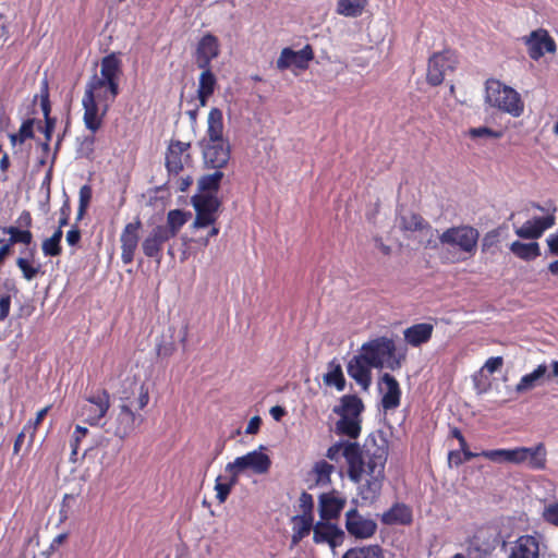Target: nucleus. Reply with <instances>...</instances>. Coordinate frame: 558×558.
<instances>
[{
    "label": "nucleus",
    "instance_id": "f257e3e1",
    "mask_svg": "<svg viewBox=\"0 0 558 558\" xmlns=\"http://www.w3.org/2000/svg\"><path fill=\"white\" fill-rule=\"evenodd\" d=\"M326 457L331 461H338L343 457L348 465V476L353 483L357 484L363 475L367 476L360 487V496L363 500L373 502L379 497L388 458L387 446L369 448L366 445L365 449H362L357 442L338 441L328 448Z\"/></svg>",
    "mask_w": 558,
    "mask_h": 558
},
{
    "label": "nucleus",
    "instance_id": "f03ea898",
    "mask_svg": "<svg viewBox=\"0 0 558 558\" xmlns=\"http://www.w3.org/2000/svg\"><path fill=\"white\" fill-rule=\"evenodd\" d=\"M480 232L469 225L446 229L439 236V244L447 247V260L461 263L473 257L477 251Z\"/></svg>",
    "mask_w": 558,
    "mask_h": 558
},
{
    "label": "nucleus",
    "instance_id": "7ed1b4c3",
    "mask_svg": "<svg viewBox=\"0 0 558 558\" xmlns=\"http://www.w3.org/2000/svg\"><path fill=\"white\" fill-rule=\"evenodd\" d=\"M149 390L145 384L140 385L137 397H121L119 412L114 420L113 434L121 440L130 437L144 422V416L138 411L145 409L149 403Z\"/></svg>",
    "mask_w": 558,
    "mask_h": 558
},
{
    "label": "nucleus",
    "instance_id": "20e7f679",
    "mask_svg": "<svg viewBox=\"0 0 558 558\" xmlns=\"http://www.w3.org/2000/svg\"><path fill=\"white\" fill-rule=\"evenodd\" d=\"M360 350L372 363L374 368H388L392 372L401 368L405 356L397 352L392 338L380 336L364 342Z\"/></svg>",
    "mask_w": 558,
    "mask_h": 558
},
{
    "label": "nucleus",
    "instance_id": "39448f33",
    "mask_svg": "<svg viewBox=\"0 0 558 558\" xmlns=\"http://www.w3.org/2000/svg\"><path fill=\"white\" fill-rule=\"evenodd\" d=\"M122 75V61L119 53L111 52L105 56L100 62V76L94 75L86 88L97 93L104 90V98L113 101L120 93L119 81Z\"/></svg>",
    "mask_w": 558,
    "mask_h": 558
},
{
    "label": "nucleus",
    "instance_id": "423d86ee",
    "mask_svg": "<svg viewBox=\"0 0 558 558\" xmlns=\"http://www.w3.org/2000/svg\"><path fill=\"white\" fill-rule=\"evenodd\" d=\"M486 100L490 106L514 118L520 117L524 111V102L520 94L495 78L486 81Z\"/></svg>",
    "mask_w": 558,
    "mask_h": 558
},
{
    "label": "nucleus",
    "instance_id": "0eeeda50",
    "mask_svg": "<svg viewBox=\"0 0 558 558\" xmlns=\"http://www.w3.org/2000/svg\"><path fill=\"white\" fill-rule=\"evenodd\" d=\"M111 407L110 395L105 388H97L84 397L77 415L88 425L98 426Z\"/></svg>",
    "mask_w": 558,
    "mask_h": 558
},
{
    "label": "nucleus",
    "instance_id": "6e6552de",
    "mask_svg": "<svg viewBox=\"0 0 558 558\" xmlns=\"http://www.w3.org/2000/svg\"><path fill=\"white\" fill-rule=\"evenodd\" d=\"M532 207L541 211H547L548 214L544 217H534L531 220H526L515 230V234L519 238L536 240L541 238L547 229H550L556 225L555 213L557 208L553 203H550L547 208L542 207L537 203H533Z\"/></svg>",
    "mask_w": 558,
    "mask_h": 558
},
{
    "label": "nucleus",
    "instance_id": "1a4fd4ad",
    "mask_svg": "<svg viewBox=\"0 0 558 558\" xmlns=\"http://www.w3.org/2000/svg\"><path fill=\"white\" fill-rule=\"evenodd\" d=\"M458 64V56L454 51L446 49L435 52L428 59L426 82L430 86L440 85L448 71H453Z\"/></svg>",
    "mask_w": 558,
    "mask_h": 558
},
{
    "label": "nucleus",
    "instance_id": "9d476101",
    "mask_svg": "<svg viewBox=\"0 0 558 558\" xmlns=\"http://www.w3.org/2000/svg\"><path fill=\"white\" fill-rule=\"evenodd\" d=\"M106 100L102 93H97L93 89L85 88V93L82 99V106L84 109L83 121L85 128L92 133H96L100 130L104 123V118L108 110V105H105L101 112L97 102Z\"/></svg>",
    "mask_w": 558,
    "mask_h": 558
},
{
    "label": "nucleus",
    "instance_id": "9b49d317",
    "mask_svg": "<svg viewBox=\"0 0 558 558\" xmlns=\"http://www.w3.org/2000/svg\"><path fill=\"white\" fill-rule=\"evenodd\" d=\"M270 466L271 460L268 454L253 450L227 463L225 471H233L239 477L241 473L247 470L254 474H265L269 471Z\"/></svg>",
    "mask_w": 558,
    "mask_h": 558
},
{
    "label": "nucleus",
    "instance_id": "f8f14e48",
    "mask_svg": "<svg viewBox=\"0 0 558 558\" xmlns=\"http://www.w3.org/2000/svg\"><path fill=\"white\" fill-rule=\"evenodd\" d=\"M521 40L526 47L529 57L534 61H538L545 53L554 54L557 51L555 39L543 27L532 31L529 35L523 36Z\"/></svg>",
    "mask_w": 558,
    "mask_h": 558
},
{
    "label": "nucleus",
    "instance_id": "ddd939ff",
    "mask_svg": "<svg viewBox=\"0 0 558 558\" xmlns=\"http://www.w3.org/2000/svg\"><path fill=\"white\" fill-rule=\"evenodd\" d=\"M221 205L220 199L211 194H201L193 197L196 217L194 228H206L217 220V211Z\"/></svg>",
    "mask_w": 558,
    "mask_h": 558
},
{
    "label": "nucleus",
    "instance_id": "4468645a",
    "mask_svg": "<svg viewBox=\"0 0 558 558\" xmlns=\"http://www.w3.org/2000/svg\"><path fill=\"white\" fill-rule=\"evenodd\" d=\"M191 143L170 141L166 151V168L169 177H178L185 166L192 162L190 154Z\"/></svg>",
    "mask_w": 558,
    "mask_h": 558
},
{
    "label": "nucleus",
    "instance_id": "2eb2a0df",
    "mask_svg": "<svg viewBox=\"0 0 558 558\" xmlns=\"http://www.w3.org/2000/svg\"><path fill=\"white\" fill-rule=\"evenodd\" d=\"M344 526L347 532L356 539L371 538L377 532V523L361 514L356 508L345 512Z\"/></svg>",
    "mask_w": 558,
    "mask_h": 558
},
{
    "label": "nucleus",
    "instance_id": "dca6fc26",
    "mask_svg": "<svg viewBox=\"0 0 558 558\" xmlns=\"http://www.w3.org/2000/svg\"><path fill=\"white\" fill-rule=\"evenodd\" d=\"M203 150L204 163L208 168L222 169L225 168L231 156V148L229 141H221L218 143H199Z\"/></svg>",
    "mask_w": 558,
    "mask_h": 558
},
{
    "label": "nucleus",
    "instance_id": "f3484780",
    "mask_svg": "<svg viewBox=\"0 0 558 558\" xmlns=\"http://www.w3.org/2000/svg\"><path fill=\"white\" fill-rule=\"evenodd\" d=\"M314 59V50L311 45H305L301 50L294 51L287 47L280 52L277 59L276 66L280 71H284L292 65L299 70L305 71L308 69V63Z\"/></svg>",
    "mask_w": 558,
    "mask_h": 558
},
{
    "label": "nucleus",
    "instance_id": "a211bd4d",
    "mask_svg": "<svg viewBox=\"0 0 558 558\" xmlns=\"http://www.w3.org/2000/svg\"><path fill=\"white\" fill-rule=\"evenodd\" d=\"M141 229L142 221L137 217L134 221L126 223L120 234L121 260L124 265H129L134 260L140 242Z\"/></svg>",
    "mask_w": 558,
    "mask_h": 558
},
{
    "label": "nucleus",
    "instance_id": "6ab92c4d",
    "mask_svg": "<svg viewBox=\"0 0 558 558\" xmlns=\"http://www.w3.org/2000/svg\"><path fill=\"white\" fill-rule=\"evenodd\" d=\"M542 535L524 534L510 546L507 558H541Z\"/></svg>",
    "mask_w": 558,
    "mask_h": 558
},
{
    "label": "nucleus",
    "instance_id": "aec40b11",
    "mask_svg": "<svg viewBox=\"0 0 558 558\" xmlns=\"http://www.w3.org/2000/svg\"><path fill=\"white\" fill-rule=\"evenodd\" d=\"M344 538V531L330 521L320 519L314 525L313 542L315 544H328L330 548L335 549L343 544Z\"/></svg>",
    "mask_w": 558,
    "mask_h": 558
},
{
    "label": "nucleus",
    "instance_id": "412c9836",
    "mask_svg": "<svg viewBox=\"0 0 558 558\" xmlns=\"http://www.w3.org/2000/svg\"><path fill=\"white\" fill-rule=\"evenodd\" d=\"M372 368L374 366L360 350L347 364L348 375L363 389L372 385Z\"/></svg>",
    "mask_w": 558,
    "mask_h": 558
},
{
    "label": "nucleus",
    "instance_id": "4be33fe9",
    "mask_svg": "<svg viewBox=\"0 0 558 558\" xmlns=\"http://www.w3.org/2000/svg\"><path fill=\"white\" fill-rule=\"evenodd\" d=\"M517 464H525L531 470H545L547 464V450L544 442L534 447H517Z\"/></svg>",
    "mask_w": 558,
    "mask_h": 558
},
{
    "label": "nucleus",
    "instance_id": "5701e85b",
    "mask_svg": "<svg viewBox=\"0 0 558 558\" xmlns=\"http://www.w3.org/2000/svg\"><path fill=\"white\" fill-rule=\"evenodd\" d=\"M172 238L163 231L158 225L155 226L142 242V251L148 258H154L158 263L162 259L163 244Z\"/></svg>",
    "mask_w": 558,
    "mask_h": 558
},
{
    "label": "nucleus",
    "instance_id": "b1692460",
    "mask_svg": "<svg viewBox=\"0 0 558 558\" xmlns=\"http://www.w3.org/2000/svg\"><path fill=\"white\" fill-rule=\"evenodd\" d=\"M219 54V43L213 34L204 35L197 43L194 59L198 69L210 68V63Z\"/></svg>",
    "mask_w": 558,
    "mask_h": 558
},
{
    "label": "nucleus",
    "instance_id": "393cba45",
    "mask_svg": "<svg viewBox=\"0 0 558 558\" xmlns=\"http://www.w3.org/2000/svg\"><path fill=\"white\" fill-rule=\"evenodd\" d=\"M379 385L385 386L384 390L380 388L383 391L380 404L384 411H391L399 408L402 391L398 380L389 373H384L379 377Z\"/></svg>",
    "mask_w": 558,
    "mask_h": 558
},
{
    "label": "nucleus",
    "instance_id": "a878e982",
    "mask_svg": "<svg viewBox=\"0 0 558 558\" xmlns=\"http://www.w3.org/2000/svg\"><path fill=\"white\" fill-rule=\"evenodd\" d=\"M345 498L340 497L336 492L324 493L318 498V512L324 521L339 519L344 506Z\"/></svg>",
    "mask_w": 558,
    "mask_h": 558
},
{
    "label": "nucleus",
    "instance_id": "bb28decb",
    "mask_svg": "<svg viewBox=\"0 0 558 558\" xmlns=\"http://www.w3.org/2000/svg\"><path fill=\"white\" fill-rule=\"evenodd\" d=\"M380 521L385 525H410L413 512L408 505L396 502L380 515Z\"/></svg>",
    "mask_w": 558,
    "mask_h": 558
},
{
    "label": "nucleus",
    "instance_id": "cd10ccee",
    "mask_svg": "<svg viewBox=\"0 0 558 558\" xmlns=\"http://www.w3.org/2000/svg\"><path fill=\"white\" fill-rule=\"evenodd\" d=\"M225 124L223 114L219 108H211L207 117V130L204 138L205 143H218L228 141L223 135Z\"/></svg>",
    "mask_w": 558,
    "mask_h": 558
},
{
    "label": "nucleus",
    "instance_id": "c85d7f7f",
    "mask_svg": "<svg viewBox=\"0 0 558 558\" xmlns=\"http://www.w3.org/2000/svg\"><path fill=\"white\" fill-rule=\"evenodd\" d=\"M434 326L429 323L414 324L403 331L404 341L413 348L427 343L433 336Z\"/></svg>",
    "mask_w": 558,
    "mask_h": 558
},
{
    "label": "nucleus",
    "instance_id": "c756f323",
    "mask_svg": "<svg viewBox=\"0 0 558 558\" xmlns=\"http://www.w3.org/2000/svg\"><path fill=\"white\" fill-rule=\"evenodd\" d=\"M23 253H25V256L17 257L15 264L21 270L22 277L27 281H32L39 274H44L41 264L35 260L37 253L35 246L25 250Z\"/></svg>",
    "mask_w": 558,
    "mask_h": 558
},
{
    "label": "nucleus",
    "instance_id": "7c9ffc66",
    "mask_svg": "<svg viewBox=\"0 0 558 558\" xmlns=\"http://www.w3.org/2000/svg\"><path fill=\"white\" fill-rule=\"evenodd\" d=\"M332 411L339 416L362 418L361 414L364 411V404L356 395H344L340 398L339 405H336Z\"/></svg>",
    "mask_w": 558,
    "mask_h": 558
},
{
    "label": "nucleus",
    "instance_id": "2f4dec72",
    "mask_svg": "<svg viewBox=\"0 0 558 558\" xmlns=\"http://www.w3.org/2000/svg\"><path fill=\"white\" fill-rule=\"evenodd\" d=\"M202 73L198 78L197 96L201 106H206L208 98L214 94L217 80L210 68L202 69Z\"/></svg>",
    "mask_w": 558,
    "mask_h": 558
},
{
    "label": "nucleus",
    "instance_id": "473e14b6",
    "mask_svg": "<svg viewBox=\"0 0 558 558\" xmlns=\"http://www.w3.org/2000/svg\"><path fill=\"white\" fill-rule=\"evenodd\" d=\"M291 522V543L295 546L314 530V518L296 514L292 517Z\"/></svg>",
    "mask_w": 558,
    "mask_h": 558
},
{
    "label": "nucleus",
    "instance_id": "72a5a7b5",
    "mask_svg": "<svg viewBox=\"0 0 558 558\" xmlns=\"http://www.w3.org/2000/svg\"><path fill=\"white\" fill-rule=\"evenodd\" d=\"M324 384L329 387H335L338 391L345 388V378L340 363L333 359L328 363V372L324 374Z\"/></svg>",
    "mask_w": 558,
    "mask_h": 558
},
{
    "label": "nucleus",
    "instance_id": "f704fd0d",
    "mask_svg": "<svg viewBox=\"0 0 558 558\" xmlns=\"http://www.w3.org/2000/svg\"><path fill=\"white\" fill-rule=\"evenodd\" d=\"M187 221V214L181 209H172L167 214V221L165 225H158L163 231L173 239L177 236L181 228Z\"/></svg>",
    "mask_w": 558,
    "mask_h": 558
},
{
    "label": "nucleus",
    "instance_id": "c9c22d12",
    "mask_svg": "<svg viewBox=\"0 0 558 558\" xmlns=\"http://www.w3.org/2000/svg\"><path fill=\"white\" fill-rule=\"evenodd\" d=\"M340 418L336 422V433L338 435L347 436L352 439H356L362 430V418L354 417H344L339 416Z\"/></svg>",
    "mask_w": 558,
    "mask_h": 558
},
{
    "label": "nucleus",
    "instance_id": "e433bc0d",
    "mask_svg": "<svg viewBox=\"0 0 558 558\" xmlns=\"http://www.w3.org/2000/svg\"><path fill=\"white\" fill-rule=\"evenodd\" d=\"M400 229L402 231L417 232V231H432L433 228L420 214L410 213L400 218Z\"/></svg>",
    "mask_w": 558,
    "mask_h": 558
},
{
    "label": "nucleus",
    "instance_id": "4c0bfd02",
    "mask_svg": "<svg viewBox=\"0 0 558 558\" xmlns=\"http://www.w3.org/2000/svg\"><path fill=\"white\" fill-rule=\"evenodd\" d=\"M510 251L520 259L534 260L541 255L539 244L537 242L523 243L514 241L510 245Z\"/></svg>",
    "mask_w": 558,
    "mask_h": 558
},
{
    "label": "nucleus",
    "instance_id": "58836bf2",
    "mask_svg": "<svg viewBox=\"0 0 558 558\" xmlns=\"http://www.w3.org/2000/svg\"><path fill=\"white\" fill-rule=\"evenodd\" d=\"M481 457L494 462V463H510L517 464V447L512 449H490L483 450Z\"/></svg>",
    "mask_w": 558,
    "mask_h": 558
},
{
    "label": "nucleus",
    "instance_id": "ea45409f",
    "mask_svg": "<svg viewBox=\"0 0 558 558\" xmlns=\"http://www.w3.org/2000/svg\"><path fill=\"white\" fill-rule=\"evenodd\" d=\"M229 475L226 482H222V476H218L215 482L216 498L220 504H223L230 495L233 486L239 482L238 475L233 471H226Z\"/></svg>",
    "mask_w": 558,
    "mask_h": 558
},
{
    "label": "nucleus",
    "instance_id": "a19ab883",
    "mask_svg": "<svg viewBox=\"0 0 558 558\" xmlns=\"http://www.w3.org/2000/svg\"><path fill=\"white\" fill-rule=\"evenodd\" d=\"M547 373V365L539 364L532 373L525 374L521 377L520 381L515 386L518 392H523L533 389L538 380L543 378Z\"/></svg>",
    "mask_w": 558,
    "mask_h": 558
},
{
    "label": "nucleus",
    "instance_id": "79ce46f5",
    "mask_svg": "<svg viewBox=\"0 0 558 558\" xmlns=\"http://www.w3.org/2000/svg\"><path fill=\"white\" fill-rule=\"evenodd\" d=\"M3 233L9 234V239L4 245H9L11 250L14 244L22 243L29 245L33 242V233L31 230L21 229L15 226L3 228Z\"/></svg>",
    "mask_w": 558,
    "mask_h": 558
},
{
    "label": "nucleus",
    "instance_id": "37998d69",
    "mask_svg": "<svg viewBox=\"0 0 558 558\" xmlns=\"http://www.w3.org/2000/svg\"><path fill=\"white\" fill-rule=\"evenodd\" d=\"M366 4L367 0H339L337 13L343 16L356 17L363 13Z\"/></svg>",
    "mask_w": 558,
    "mask_h": 558
},
{
    "label": "nucleus",
    "instance_id": "c03bdc74",
    "mask_svg": "<svg viewBox=\"0 0 558 558\" xmlns=\"http://www.w3.org/2000/svg\"><path fill=\"white\" fill-rule=\"evenodd\" d=\"M36 120L34 118H28L21 124L17 133L9 134V140L12 146L21 145L25 143L27 140H32L35 136L34 126Z\"/></svg>",
    "mask_w": 558,
    "mask_h": 558
},
{
    "label": "nucleus",
    "instance_id": "a18cd8bd",
    "mask_svg": "<svg viewBox=\"0 0 558 558\" xmlns=\"http://www.w3.org/2000/svg\"><path fill=\"white\" fill-rule=\"evenodd\" d=\"M63 231L58 228L50 238L45 239L41 243V250L45 256L56 257L62 254L61 240Z\"/></svg>",
    "mask_w": 558,
    "mask_h": 558
},
{
    "label": "nucleus",
    "instance_id": "49530a36",
    "mask_svg": "<svg viewBox=\"0 0 558 558\" xmlns=\"http://www.w3.org/2000/svg\"><path fill=\"white\" fill-rule=\"evenodd\" d=\"M342 558H384L383 548L379 545L353 547L344 553Z\"/></svg>",
    "mask_w": 558,
    "mask_h": 558
},
{
    "label": "nucleus",
    "instance_id": "de8ad7c7",
    "mask_svg": "<svg viewBox=\"0 0 558 558\" xmlns=\"http://www.w3.org/2000/svg\"><path fill=\"white\" fill-rule=\"evenodd\" d=\"M221 169H215L213 173L204 174L198 180V189L206 194V192H217L220 187L223 178Z\"/></svg>",
    "mask_w": 558,
    "mask_h": 558
},
{
    "label": "nucleus",
    "instance_id": "09e8293b",
    "mask_svg": "<svg viewBox=\"0 0 558 558\" xmlns=\"http://www.w3.org/2000/svg\"><path fill=\"white\" fill-rule=\"evenodd\" d=\"M333 471V465L329 464L325 460H320L315 463L313 473L315 475V482L317 485H326L330 483V476Z\"/></svg>",
    "mask_w": 558,
    "mask_h": 558
},
{
    "label": "nucleus",
    "instance_id": "8fccbe9b",
    "mask_svg": "<svg viewBox=\"0 0 558 558\" xmlns=\"http://www.w3.org/2000/svg\"><path fill=\"white\" fill-rule=\"evenodd\" d=\"M88 434V429L86 427H83L81 425H76L75 429L73 432V435L70 440V447H71V454H70V461L75 463L77 461V453L78 448L81 445V441L86 437Z\"/></svg>",
    "mask_w": 558,
    "mask_h": 558
},
{
    "label": "nucleus",
    "instance_id": "3c124183",
    "mask_svg": "<svg viewBox=\"0 0 558 558\" xmlns=\"http://www.w3.org/2000/svg\"><path fill=\"white\" fill-rule=\"evenodd\" d=\"M92 197V186L88 184H84L83 186H81L78 192V209L76 215L77 220H81L85 216L87 208L90 204Z\"/></svg>",
    "mask_w": 558,
    "mask_h": 558
},
{
    "label": "nucleus",
    "instance_id": "603ef678",
    "mask_svg": "<svg viewBox=\"0 0 558 558\" xmlns=\"http://www.w3.org/2000/svg\"><path fill=\"white\" fill-rule=\"evenodd\" d=\"M50 409H51V405H47V407L43 408L41 410H39L36 413V417L34 421H29L25 424V425L32 426L29 440H27L26 451H28L32 448L37 428L43 423V421L45 420V417L48 414V412L50 411Z\"/></svg>",
    "mask_w": 558,
    "mask_h": 558
},
{
    "label": "nucleus",
    "instance_id": "864d4df0",
    "mask_svg": "<svg viewBox=\"0 0 558 558\" xmlns=\"http://www.w3.org/2000/svg\"><path fill=\"white\" fill-rule=\"evenodd\" d=\"M541 517L544 522L558 526V501L545 504Z\"/></svg>",
    "mask_w": 558,
    "mask_h": 558
},
{
    "label": "nucleus",
    "instance_id": "5fc2aeb1",
    "mask_svg": "<svg viewBox=\"0 0 558 558\" xmlns=\"http://www.w3.org/2000/svg\"><path fill=\"white\" fill-rule=\"evenodd\" d=\"M300 515L314 518V499L307 492H302L299 497Z\"/></svg>",
    "mask_w": 558,
    "mask_h": 558
},
{
    "label": "nucleus",
    "instance_id": "6e6d98bb",
    "mask_svg": "<svg viewBox=\"0 0 558 558\" xmlns=\"http://www.w3.org/2000/svg\"><path fill=\"white\" fill-rule=\"evenodd\" d=\"M469 135L472 138H480V137L500 138L502 136V132L495 131L488 126H478V128L470 129Z\"/></svg>",
    "mask_w": 558,
    "mask_h": 558
},
{
    "label": "nucleus",
    "instance_id": "4d7b16f0",
    "mask_svg": "<svg viewBox=\"0 0 558 558\" xmlns=\"http://www.w3.org/2000/svg\"><path fill=\"white\" fill-rule=\"evenodd\" d=\"M40 107H41L45 120L52 119L50 117L51 105H50V100H49L48 84L46 81L44 82V87L41 88Z\"/></svg>",
    "mask_w": 558,
    "mask_h": 558
},
{
    "label": "nucleus",
    "instance_id": "13d9d810",
    "mask_svg": "<svg viewBox=\"0 0 558 558\" xmlns=\"http://www.w3.org/2000/svg\"><path fill=\"white\" fill-rule=\"evenodd\" d=\"M31 427L29 425H24L21 433L17 434L14 445H13V454H19L22 450V446L26 437L31 436Z\"/></svg>",
    "mask_w": 558,
    "mask_h": 558
},
{
    "label": "nucleus",
    "instance_id": "bf43d9fd",
    "mask_svg": "<svg viewBox=\"0 0 558 558\" xmlns=\"http://www.w3.org/2000/svg\"><path fill=\"white\" fill-rule=\"evenodd\" d=\"M70 215H71L70 199L65 198V201L63 202V204L60 208V218H59V227L58 228H60L62 230L63 227L69 225Z\"/></svg>",
    "mask_w": 558,
    "mask_h": 558
},
{
    "label": "nucleus",
    "instance_id": "052dcab7",
    "mask_svg": "<svg viewBox=\"0 0 558 558\" xmlns=\"http://www.w3.org/2000/svg\"><path fill=\"white\" fill-rule=\"evenodd\" d=\"M16 225L19 228H23L25 230H31L33 226V218L28 210H23L16 219Z\"/></svg>",
    "mask_w": 558,
    "mask_h": 558
},
{
    "label": "nucleus",
    "instance_id": "680f3d73",
    "mask_svg": "<svg viewBox=\"0 0 558 558\" xmlns=\"http://www.w3.org/2000/svg\"><path fill=\"white\" fill-rule=\"evenodd\" d=\"M504 359L501 356H493L485 362L484 368L487 369L488 373L494 374L495 372L500 369Z\"/></svg>",
    "mask_w": 558,
    "mask_h": 558
},
{
    "label": "nucleus",
    "instance_id": "e2e57ef3",
    "mask_svg": "<svg viewBox=\"0 0 558 558\" xmlns=\"http://www.w3.org/2000/svg\"><path fill=\"white\" fill-rule=\"evenodd\" d=\"M175 348L173 342H161L157 344L156 352L159 357H168L171 356L174 352Z\"/></svg>",
    "mask_w": 558,
    "mask_h": 558
},
{
    "label": "nucleus",
    "instance_id": "0e129e2a",
    "mask_svg": "<svg viewBox=\"0 0 558 558\" xmlns=\"http://www.w3.org/2000/svg\"><path fill=\"white\" fill-rule=\"evenodd\" d=\"M11 310V296L9 294H4L0 296V320H4Z\"/></svg>",
    "mask_w": 558,
    "mask_h": 558
},
{
    "label": "nucleus",
    "instance_id": "69168bd1",
    "mask_svg": "<svg viewBox=\"0 0 558 558\" xmlns=\"http://www.w3.org/2000/svg\"><path fill=\"white\" fill-rule=\"evenodd\" d=\"M171 180H175V182H174L175 189L179 192H185L190 187V185L193 183V180L190 175L180 177V178L179 177H175V178L170 177L169 182H171Z\"/></svg>",
    "mask_w": 558,
    "mask_h": 558
},
{
    "label": "nucleus",
    "instance_id": "338daca9",
    "mask_svg": "<svg viewBox=\"0 0 558 558\" xmlns=\"http://www.w3.org/2000/svg\"><path fill=\"white\" fill-rule=\"evenodd\" d=\"M546 243L548 253L553 256H558V230L547 236Z\"/></svg>",
    "mask_w": 558,
    "mask_h": 558
},
{
    "label": "nucleus",
    "instance_id": "774afa93",
    "mask_svg": "<svg viewBox=\"0 0 558 558\" xmlns=\"http://www.w3.org/2000/svg\"><path fill=\"white\" fill-rule=\"evenodd\" d=\"M499 241V232L497 230H492L487 232L483 239V248H489L496 245Z\"/></svg>",
    "mask_w": 558,
    "mask_h": 558
}]
</instances>
